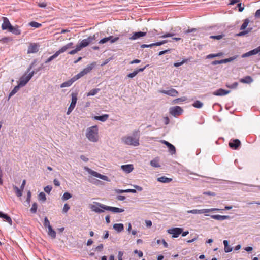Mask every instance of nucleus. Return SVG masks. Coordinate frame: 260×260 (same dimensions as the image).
I'll return each mask as SVG.
<instances>
[{
	"label": "nucleus",
	"mask_w": 260,
	"mask_h": 260,
	"mask_svg": "<svg viewBox=\"0 0 260 260\" xmlns=\"http://www.w3.org/2000/svg\"><path fill=\"white\" fill-rule=\"evenodd\" d=\"M86 137L89 141L97 142L99 140L98 126L94 125L87 128L86 131Z\"/></svg>",
	"instance_id": "obj_1"
},
{
	"label": "nucleus",
	"mask_w": 260,
	"mask_h": 260,
	"mask_svg": "<svg viewBox=\"0 0 260 260\" xmlns=\"http://www.w3.org/2000/svg\"><path fill=\"white\" fill-rule=\"evenodd\" d=\"M122 142L127 145L138 146L140 145L139 138L134 136L126 135L121 138Z\"/></svg>",
	"instance_id": "obj_2"
},
{
	"label": "nucleus",
	"mask_w": 260,
	"mask_h": 260,
	"mask_svg": "<svg viewBox=\"0 0 260 260\" xmlns=\"http://www.w3.org/2000/svg\"><path fill=\"white\" fill-rule=\"evenodd\" d=\"M106 205L101 204L99 202H93V204L89 205V208L91 210L95 213H101L104 212L105 208L104 207H106Z\"/></svg>",
	"instance_id": "obj_3"
},
{
	"label": "nucleus",
	"mask_w": 260,
	"mask_h": 260,
	"mask_svg": "<svg viewBox=\"0 0 260 260\" xmlns=\"http://www.w3.org/2000/svg\"><path fill=\"white\" fill-rule=\"evenodd\" d=\"M95 65V63H92L88 65L85 69H84L82 71H81L79 73L74 76L73 78L76 81L78 79L81 78L84 75L89 73L94 68Z\"/></svg>",
	"instance_id": "obj_4"
},
{
	"label": "nucleus",
	"mask_w": 260,
	"mask_h": 260,
	"mask_svg": "<svg viewBox=\"0 0 260 260\" xmlns=\"http://www.w3.org/2000/svg\"><path fill=\"white\" fill-rule=\"evenodd\" d=\"M95 65V63H92L88 65L85 69H84L82 71H81L79 73L74 76L73 78L76 81L78 79L81 78L84 75L89 73L94 68Z\"/></svg>",
	"instance_id": "obj_5"
},
{
	"label": "nucleus",
	"mask_w": 260,
	"mask_h": 260,
	"mask_svg": "<svg viewBox=\"0 0 260 260\" xmlns=\"http://www.w3.org/2000/svg\"><path fill=\"white\" fill-rule=\"evenodd\" d=\"M84 170L85 171H87L89 174H91L93 176L100 178L101 179L103 180L104 181H106L108 182L110 181V180L109 179V178H108V176L104 175H102V174L99 173L98 172L91 170L88 167H84Z\"/></svg>",
	"instance_id": "obj_6"
},
{
	"label": "nucleus",
	"mask_w": 260,
	"mask_h": 260,
	"mask_svg": "<svg viewBox=\"0 0 260 260\" xmlns=\"http://www.w3.org/2000/svg\"><path fill=\"white\" fill-rule=\"evenodd\" d=\"M35 74V72L34 71L29 73V74H27L25 73L19 79V84L21 87L24 86L28 81L31 79L34 75Z\"/></svg>",
	"instance_id": "obj_7"
},
{
	"label": "nucleus",
	"mask_w": 260,
	"mask_h": 260,
	"mask_svg": "<svg viewBox=\"0 0 260 260\" xmlns=\"http://www.w3.org/2000/svg\"><path fill=\"white\" fill-rule=\"evenodd\" d=\"M95 38V35H94L93 36H89L87 39L82 40L77 45L80 50H81L82 48L87 46L91 42L94 40Z\"/></svg>",
	"instance_id": "obj_8"
},
{
	"label": "nucleus",
	"mask_w": 260,
	"mask_h": 260,
	"mask_svg": "<svg viewBox=\"0 0 260 260\" xmlns=\"http://www.w3.org/2000/svg\"><path fill=\"white\" fill-rule=\"evenodd\" d=\"M183 110L180 106H176L170 108V113L174 117L181 115Z\"/></svg>",
	"instance_id": "obj_9"
},
{
	"label": "nucleus",
	"mask_w": 260,
	"mask_h": 260,
	"mask_svg": "<svg viewBox=\"0 0 260 260\" xmlns=\"http://www.w3.org/2000/svg\"><path fill=\"white\" fill-rule=\"evenodd\" d=\"M183 229L180 228H174L168 230V233L172 235V237L177 238L182 233Z\"/></svg>",
	"instance_id": "obj_10"
},
{
	"label": "nucleus",
	"mask_w": 260,
	"mask_h": 260,
	"mask_svg": "<svg viewBox=\"0 0 260 260\" xmlns=\"http://www.w3.org/2000/svg\"><path fill=\"white\" fill-rule=\"evenodd\" d=\"M40 45L37 43H30L27 50V53H35L39 51Z\"/></svg>",
	"instance_id": "obj_11"
},
{
	"label": "nucleus",
	"mask_w": 260,
	"mask_h": 260,
	"mask_svg": "<svg viewBox=\"0 0 260 260\" xmlns=\"http://www.w3.org/2000/svg\"><path fill=\"white\" fill-rule=\"evenodd\" d=\"M159 92L173 97L176 96L178 94V91L173 88H170L168 90H161Z\"/></svg>",
	"instance_id": "obj_12"
},
{
	"label": "nucleus",
	"mask_w": 260,
	"mask_h": 260,
	"mask_svg": "<svg viewBox=\"0 0 260 260\" xmlns=\"http://www.w3.org/2000/svg\"><path fill=\"white\" fill-rule=\"evenodd\" d=\"M257 53L260 54V46L252 50H251L248 52H246V53L243 54L242 55V57H243V58L247 57H248V56H250L251 55H255Z\"/></svg>",
	"instance_id": "obj_13"
},
{
	"label": "nucleus",
	"mask_w": 260,
	"mask_h": 260,
	"mask_svg": "<svg viewBox=\"0 0 260 260\" xmlns=\"http://www.w3.org/2000/svg\"><path fill=\"white\" fill-rule=\"evenodd\" d=\"M160 142L168 147L169 152L172 155L175 154L176 149L172 144L165 140H161Z\"/></svg>",
	"instance_id": "obj_14"
},
{
	"label": "nucleus",
	"mask_w": 260,
	"mask_h": 260,
	"mask_svg": "<svg viewBox=\"0 0 260 260\" xmlns=\"http://www.w3.org/2000/svg\"><path fill=\"white\" fill-rule=\"evenodd\" d=\"M3 22L2 25V28L3 30H6L10 29L11 26H12L11 23H10L8 19L6 17H3Z\"/></svg>",
	"instance_id": "obj_15"
},
{
	"label": "nucleus",
	"mask_w": 260,
	"mask_h": 260,
	"mask_svg": "<svg viewBox=\"0 0 260 260\" xmlns=\"http://www.w3.org/2000/svg\"><path fill=\"white\" fill-rule=\"evenodd\" d=\"M134 169V166L132 164L124 165L121 166V169L126 173H131Z\"/></svg>",
	"instance_id": "obj_16"
},
{
	"label": "nucleus",
	"mask_w": 260,
	"mask_h": 260,
	"mask_svg": "<svg viewBox=\"0 0 260 260\" xmlns=\"http://www.w3.org/2000/svg\"><path fill=\"white\" fill-rule=\"evenodd\" d=\"M104 207L105 208V210L110 211L114 213H121L124 211L123 209L119 208L117 207H110L108 206H106V207Z\"/></svg>",
	"instance_id": "obj_17"
},
{
	"label": "nucleus",
	"mask_w": 260,
	"mask_h": 260,
	"mask_svg": "<svg viewBox=\"0 0 260 260\" xmlns=\"http://www.w3.org/2000/svg\"><path fill=\"white\" fill-rule=\"evenodd\" d=\"M230 92V90H226L220 88L213 92L212 94L216 96H224L229 94Z\"/></svg>",
	"instance_id": "obj_18"
},
{
	"label": "nucleus",
	"mask_w": 260,
	"mask_h": 260,
	"mask_svg": "<svg viewBox=\"0 0 260 260\" xmlns=\"http://www.w3.org/2000/svg\"><path fill=\"white\" fill-rule=\"evenodd\" d=\"M146 35V32H134L132 36L129 38L131 40H136L141 37H144Z\"/></svg>",
	"instance_id": "obj_19"
},
{
	"label": "nucleus",
	"mask_w": 260,
	"mask_h": 260,
	"mask_svg": "<svg viewBox=\"0 0 260 260\" xmlns=\"http://www.w3.org/2000/svg\"><path fill=\"white\" fill-rule=\"evenodd\" d=\"M73 45V43H69L66 45L63 46L61 48H60L56 52V54L58 56L62 53L65 52L68 49L72 47V46Z\"/></svg>",
	"instance_id": "obj_20"
},
{
	"label": "nucleus",
	"mask_w": 260,
	"mask_h": 260,
	"mask_svg": "<svg viewBox=\"0 0 260 260\" xmlns=\"http://www.w3.org/2000/svg\"><path fill=\"white\" fill-rule=\"evenodd\" d=\"M229 144L231 148L236 149L241 144V142L239 140L235 139L230 142Z\"/></svg>",
	"instance_id": "obj_21"
},
{
	"label": "nucleus",
	"mask_w": 260,
	"mask_h": 260,
	"mask_svg": "<svg viewBox=\"0 0 260 260\" xmlns=\"http://www.w3.org/2000/svg\"><path fill=\"white\" fill-rule=\"evenodd\" d=\"M211 217L214 219L217 220H224L225 219H229L230 217L228 215H212Z\"/></svg>",
	"instance_id": "obj_22"
},
{
	"label": "nucleus",
	"mask_w": 260,
	"mask_h": 260,
	"mask_svg": "<svg viewBox=\"0 0 260 260\" xmlns=\"http://www.w3.org/2000/svg\"><path fill=\"white\" fill-rule=\"evenodd\" d=\"M0 218H3L5 221H7L10 225H12L13 221L8 215L3 213L0 211Z\"/></svg>",
	"instance_id": "obj_23"
},
{
	"label": "nucleus",
	"mask_w": 260,
	"mask_h": 260,
	"mask_svg": "<svg viewBox=\"0 0 260 260\" xmlns=\"http://www.w3.org/2000/svg\"><path fill=\"white\" fill-rule=\"evenodd\" d=\"M147 66L144 67V68H140V69H137L136 70H135L133 72L131 73H129L127 75V77H128V78H134V77H135L139 72H143L145 69L146 68Z\"/></svg>",
	"instance_id": "obj_24"
},
{
	"label": "nucleus",
	"mask_w": 260,
	"mask_h": 260,
	"mask_svg": "<svg viewBox=\"0 0 260 260\" xmlns=\"http://www.w3.org/2000/svg\"><path fill=\"white\" fill-rule=\"evenodd\" d=\"M109 118V115L105 114L102 116H95L93 117L94 120H99L102 122L106 121Z\"/></svg>",
	"instance_id": "obj_25"
},
{
	"label": "nucleus",
	"mask_w": 260,
	"mask_h": 260,
	"mask_svg": "<svg viewBox=\"0 0 260 260\" xmlns=\"http://www.w3.org/2000/svg\"><path fill=\"white\" fill-rule=\"evenodd\" d=\"M157 180L158 182L165 183H168L172 181V178H168L165 176L158 178Z\"/></svg>",
	"instance_id": "obj_26"
},
{
	"label": "nucleus",
	"mask_w": 260,
	"mask_h": 260,
	"mask_svg": "<svg viewBox=\"0 0 260 260\" xmlns=\"http://www.w3.org/2000/svg\"><path fill=\"white\" fill-rule=\"evenodd\" d=\"M74 82H75V80L73 78H72L70 80L62 83L60 85V87L64 88L67 87H70Z\"/></svg>",
	"instance_id": "obj_27"
},
{
	"label": "nucleus",
	"mask_w": 260,
	"mask_h": 260,
	"mask_svg": "<svg viewBox=\"0 0 260 260\" xmlns=\"http://www.w3.org/2000/svg\"><path fill=\"white\" fill-rule=\"evenodd\" d=\"M113 229L118 232H121L124 230V225L122 223H116L113 225Z\"/></svg>",
	"instance_id": "obj_28"
},
{
	"label": "nucleus",
	"mask_w": 260,
	"mask_h": 260,
	"mask_svg": "<svg viewBox=\"0 0 260 260\" xmlns=\"http://www.w3.org/2000/svg\"><path fill=\"white\" fill-rule=\"evenodd\" d=\"M252 81H253L252 78L249 76H247L245 78H241L240 80V82L241 83H243L249 84V83H251V82H252Z\"/></svg>",
	"instance_id": "obj_29"
},
{
	"label": "nucleus",
	"mask_w": 260,
	"mask_h": 260,
	"mask_svg": "<svg viewBox=\"0 0 260 260\" xmlns=\"http://www.w3.org/2000/svg\"><path fill=\"white\" fill-rule=\"evenodd\" d=\"M223 244L224 246V251L225 252L228 253L232 251V247L229 245L228 241L226 240H224L223 241Z\"/></svg>",
	"instance_id": "obj_30"
},
{
	"label": "nucleus",
	"mask_w": 260,
	"mask_h": 260,
	"mask_svg": "<svg viewBox=\"0 0 260 260\" xmlns=\"http://www.w3.org/2000/svg\"><path fill=\"white\" fill-rule=\"evenodd\" d=\"M71 95L72 101L70 106L75 108L77 101V95L76 93H72Z\"/></svg>",
	"instance_id": "obj_31"
},
{
	"label": "nucleus",
	"mask_w": 260,
	"mask_h": 260,
	"mask_svg": "<svg viewBox=\"0 0 260 260\" xmlns=\"http://www.w3.org/2000/svg\"><path fill=\"white\" fill-rule=\"evenodd\" d=\"M9 31L16 35H19L21 34V30L19 29V27L17 26L13 27V26H12Z\"/></svg>",
	"instance_id": "obj_32"
},
{
	"label": "nucleus",
	"mask_w": 260,
	"mask_h": 260,
	"mask_svg": "<svg viewBox=\"0 0 260 260\" xmlns=\"http://www.w3.org/2000/svg\"><path fill=\"white\" fill-rule=\"evenodd\" d=\"M220 209L217 208H210V209H200V214H206L210 212L219 211Z\"/></svg>",
	"instance_id": "obj_33"
},
{
	"label": "nucleus",
	"mask_w": 260,
	"mask_h": 260,
	"mask_svg": "<svg viewBox=\"0 0 260 260\" xmlns=\"http://www.w3.org/2000/svg\"><path fill=\"white\" fill-rule=\"evenodd\" d=\"M21 86L18 84L17 86H16L14 89L11 91L9 95V99H10L11 96L14 95L17 91L19 90L20 87Z\"/></svg>",
	"instance_id": "obj_34"
},
{
	"label": "nucleus",
	"mask_w": 260,
	"mask_h": 260,
	"mask_svg": "<svg viewBox=\"0 0 260 260\" xmlns=\"http://www.w3.org/2000/svg\"><path fill=\"white\" fill-rule=\"evenodd\" d=\"M123 252L119 251L118 254V260H123L122 256ZM109 260H115V256L113 255H111L109 257Z\"/></svg>",
	"instance_id": "obj_35"
},
{
	"label": "nucleus",
	"mask_w": 260,
	"mask_h": 260,
	"mask_svg": "<svg viewBox=\"0 0 260 260\" xmlns=\"http://www.w3.org/2000/svg\"><path fill=\"white\" fill-rule=\"evenodd\" d=\"M13 189L15 191L16 194L17 196V197H20L22 196V191L23 190H22L21 188H19L17 186L15 185L13 186Z\"/></svg>",
	"instance_id": "obj_36"
},
{
	"label": "nucleus",
	"mask_w": 260,
	"mask_h": 260,
	"mask_svg": "<svg viewBox=\"0 0 260 260\" xmlns=\"http://www.w3.org/2000/svg\"><path fill=\"white\" fill-rule=\"evenodd\" d=\"M48 234L53 239L56 237V232L53 230L52 226L49 227Z\"/></svg>",
	"instance_id": "obj_37"
},
{
	"label": "nucleus",
	"mask_w": 260,
	"mask_h": 260,
	"mask_svg": "<svg viewBox=\"0 0 260 260\" xmlns=\"http://www.w3.org/2000/svg\"><path fill=\"white\" fill-rule=\"evenodd\" d=\"M100 91V89L99 88H95V89H93L92 90H91L87 94V96H93V95H95L96 94H97L99 91Z\"/></svg>",
	"instance_id": "obj_38"
},
{
	"label": "nucleus",
	"mask_w": 260,
	"mask_h": 260,
	"mask_svg": "<svg viewBox=\"0 0 260 260\" xmlns=\"http://www.w3.org/2000/svg\"><path fill=\"white\" fill-rule=\"evenodd\" d=\"M193 106L197 108H201L203 106V103L200 101H196L192 104Z\"/></svg>",
	"instance_id": "obj_39"
},
{
	"label": "nucleus",
	"mask_w": 260,
	"mask_h": 260,
	"mask_svg": "<svg viewBox=\"0 0 260 260\" xmlns=\"http://www.w3.org/2000/svg\"><path fill=\"white\" fill-rule=\"evenodd\" d=\"M249 23V20L248 19H246L244 20V21L242 25L241 26L240 29L241 30H244L247 27L248 23Z\"/></svg>",
	"instance_id": "obj_40"
},
{
	"label": "nucleus",
	"mask_w": 260,
	"mask_h": 260,
	"mask_svg": "<svg viewBox=\"0 0 260 260\" xmlns=\"http://www.w3.org/2000/svg\"><path fill=\"white\" fill-rule=\"evenodd\" d=\"M38 199L40 201L45 202L46 200L45 194L43 192H40L39 194Z\"/></svg>",
	"instance_id": "obj_41"
},
{
	"label": "nucleus",
	"mask_w": 260,
	"mask_h": 260,
	"mask_svg": "<svg viewBox=\"0 0 260 260\" xmlns=\"http://www.w3.org/2000/svg\"><path fill=\"white\" fill-rule=\"evenodd\" d=\"M29 25L31 27H35V28H39L41 26V24L35 21H32L29 23Z\"/></svg>",
	"instance_id": "obj_42"
},
{
	"label": "nucleus",
	"mask_w": 260,
	"mask_h": 260,
	"mask_svg": "<svg viewBox=\"0 0 260 260\" xmlns=\"http://www.w3.org/2000/svg\"><path fill=\"white\" fill-rule=\"evenodd\" d=\"M72 197L71 194L69 192H65L62 197V200L66 201L69 200Z\"/></svg>",
	"instance_id": "obj_43"
},
{
	"label": "nucleus",
	"mask_w": 260,
	"mask_h": 260,
	"mask_svg": "<svg viewBox=\"0 0 260 260\" xmlns=\"http://www.w3.org/2000/svg\"><path fill=\"white\" fill-rule=\"evenodd\" d=\"M119 40V37H114L112 36L108 37V41H109L111 43L116 42Z\"/></svg>",
	"instance_id": "obj_44"
},
{
	"label": "nucleus",
	"mask_w": 260,
	"mask_h": 260,
	"mask_svg": "<svg viewBox=\"0 0 260 260\" xmlns=\"http://www.w3.org/2000/svg\"><path fill=\"white\" fill-rule=\"evenodd\" d=\"M58 56V55L56 54V53L55 52L53 55L51 56L50 57H49L46 61H45V63H47L50 61H51L52 60H53L54 59H55V58H56Z\"/></svg>",
	"instance_id": "obj_45"
},
{
	"label": "nucleus",
	"mask_w": 260,
	"mask_h": 260,
	"mask_svg": "<svg viewBox=\"0 0 260 260\" xmlns=\"http://www.w3.org/2000/svg\"><path fill=\"white\" fill-rule=\"evenodd\" d=\"M150 164L152 166L154 167H159L160 165L158 162V161L156 159L152 160L150 161Z\"/></svg>",
	"instance_id": "obj_46"
},
{
	"label": "nucleus",
	"mask_w": 260,
	"mask_h": 260,
	"mask_svg": "<svg viewBox=\"0 0 260 260\" xmlns=\"http://www.w3.org/2000/svg\"><path fill=\"white\" fill-rule=\"evenodd\" d=\"M37 208H38L37 204L36 203H34L32 205V207L30 209V211L33 213H36L37 212Z\"/></svg>",
	"instance_id": "obj_47"
},
{
	"label": "nucleus",
	"mask_w": 260,
	"mask_h": 260,
	"mask_svg": "<svg viewBox=\"0 0 260 260\" xmlns=\"http://www.w3.org/2000/svg\"><path fill=\"white\" fill-rule=\"evenodd\" d=\"M187 213H192V214H200V210H198V209H193V210H187L186 211Z\"/></svg>",
	"instance_id": "obj_48"
},
{
	"label": "nucleus",
	"mask_w": 260,
	"mask_h": 260,
	"mask_svg": "<svg viewBox=\"0 0 260 260\" xmlns=\"http://www.w3.org/2000/svg\"><path fill=\"white\" fill-rule=\"evenodd\" d=\"M80 50H81L80 49L77 45L76 48L74 50H71V51H70L69 52V54H71V55H73V54H76L77 52L79 51Z\"/></svg>",
	"instance_id": "obj_49"
},
{
	"label": "nucleus",
	"mask_w": 260,
	"mask_h": 260,
	"mask_svg": "<svg viewBox=\"0 0 260 260\" xmlns=\"http://www.w3.org/2000/svg\"><path fill=\"white\" fill-rule=\"evenodd\" d=\"M238 83L237 82H234L233 84H227L226 85V86L228 88H233V89H234V88H237V87L238 86Z\"/></svg>",
	"instance_id": "obj_50"
},
{
	"label": "nucleus",
	"mask_w": 260,
	"mask_h": 260,
	"mask_svg": "<svg viewBox=\"0 0 260 260\" xmlns=\"http://www.w3.org/2000/svg\"><path fill=\"white\" fill-rule=\"evenodd\" d=\"M44 225L45 227H47L48 229H49V227L51 226L50 224V222L47 217H45L44 218Z\"/></svg>",
	"instance_id": "obj_51"
},
{
	"label": "nucleus",
	"mask_w": 260,
	"mask_h": 260,
	"mask_svg": "<svg viewBox=\"0 0 260 260\" xmlns=\"http://www.w3.org/2000/svg\"><path fill=\"white\" fill-rule=\"evenodd\" d=\"M236 57H237L236 56H234V57H230L229 58L223 59V63H226L227 62L232 61L234 60H235L236 58Z\"/></svg>",
	"instance_id": "obj_52"
},
{
	"label": "nucleus",
	"mask_w": 260,
	"mask_h": 260,
	"mask_svg": "<svg viewBox=\"0 0 260 260\" xmlns=\"http://www.w3.org/2000/svg\"><path fill=\"white\" fill-rule=\"evenodd\" d=\"M52 188V187L51 185H47L44 187V190L46 193L49 194Z\"/></svg>",
	"instance_id": "obj_53"
},
{
	"label": "nucleus",
	"mask_w": 260,
	"mask_h": 260,
	"mask_svg": "<svg viewBox=\"0 0 260 260\" xmlns=\"http://www.w3.org/2000/svg\"><path fill=\"white\" fill-rule=\"evenodd\" d=\"M251 29H252V28H250V29L248 28L246 30H244V31H241V32H240V33H239L238 34V36H244V35L248 34V32H250Z\"/></svg>",
	"instance_id": "obj_54"
},
{
	"label": "nucleus",
	"mask_w": 260,
	"mask_h": 260,
	"mask_svg": "<svg viewBox=\"0 0 260 260\" xmlns=\"http://www.w3.org/2000/svg\"><path fill=\"white\" fill-rule=\"evenodd\" d=\"M223 35H217V36H210V38L216 39V40H220L223 37Z\"/></svg>",
	"instance_id": "obj_55"
},
{
	"label": "nucleus",
	"mask_w": 260,
	"mask_h": 260,
	"mask_svg": "<svg viewBox=\"0 0 260 260\" xmlns=\"http://www.w3.org/2000/svg\"><path fill=\"white\" fill-rule=\"evenodd\" d=\"M70 206L67 204H65L64 205V206H63V208L62 209L63 213H67L68 211V210L70 209Z\"/></svg>",
	"instance_id": "obj_56"
},
{
	"label": "nucleus",
	"mask_w": 260,
	"mask_h": 260,
	"mask_svg": "<svg viewBox=\"0 0 260 260\" xmlns=\"http://www.w3.org/2000/svg\"><path fill=\"white\" fill-rule=\"evenodd\" d=\"M186 99H187V98L186 97L184 96V97L178 98V99L175 100L174 101H175L176 103H179V102H184V101H186Z\"/></svg>",
	"instance_id": "obj_57"
},
{
	"label": "nucleus",
	"mask_w": 260,
	"mask_h": 260,
	"mask_svg": "<svg viewBox=\"0 0 260 260\" xmlns=\"http://www.w3.org/2000/svg\"><path fill=\"white\" fill-rule=\"evenodd\" d=\"M223 63V59L220 60H215L212 62L211 64L212 65H216L218 64H222Z\"/></svg>",
	"instance_id": "obj_58"
},
{
	"label": "nucleus",
	"mask_w": 260,
	"mask_h": 260,
	"mask_svg": "<svg viewBox=\"0 0 260 260\" xmlns=\"http://www.w3.org/2000/svg\"><path fill=\"white\" fill-rule=\"evenodd\" d=\"M108 41V37L104 38L101 39L99 41V43H100V44H104V43L107 42Z\"/></svg>",
	"instance_id": "obj_59"
},
{
	"label": "nucleus",
	"mask_w": 260,
	"mask_h": 260,
	"mask_svg": "<svg viewBox=\"0 0 260 260\" xmlns=\"http://www.w3.org/2000/svg\"><path fill=\"white\" fill-rule=\"evenodd\" d=\"M174 35V34H172V33H167V34L164 35L163 36H161L160 37L165 38H167V37H172Z\"/></svg>",
	"instance_id": "obj_60"
},
{
	"label": "nucleus",
	"mask_w": 260,
	"mask_h": 260,
	"mask_svg": "<svg viewBox=\"0 0 260 260\" xmlns=\"http://www.w3.org/2000/svg\"><path fill=\"white\" fill-rule=\"evenodd\" d=\"M203 194H206V195L211 196H215L216 195L215 193H214L213 192H211V191L204 192Z\"/></svg>",
	"instance_id": "obj_61"
},
{
	"label": "nucleus",
	"mask_w": 260,
	"mask_h": 260,
	"mask_svg": "<svg viewBox=\"0 0 260 260\" xmlns=\"http://www.w3.org/2000/svg\"><path fill=\"white\" fill-rule=\"evenodd\" d=\"M103 249V244H100L98 246H97L95 248V250L98 251H102Z\"/></svg>",
	"instance_id": "obj_62"
},
{
	"label": "nucleus",
	"mask_w": 260,
	"mask_h": 260,
	"mask_svg": "<svg viewBox=\"0 0 260 260\" xmlns=\"http://www.w3.org/2000/svg\"><path fill=\"white\" fill-rule=\"evenodd\" d=\"M164 122L166 125H167L169 123L170 120L169 118L168 117H165L163 119Z\"/></svg>",
	"instance_id": "obj_63"
},
{
	"label": "nucleus",
	"mask_w": 260,
	"mask_h": 260,
	"mask_svg": "<svg viewBox=\"0 0 260 260\" xmlns=\"http://www.w3.org/2000/svg\"><path fill=\"white\" fill-rule=\"evenodd\" d=\"M254 16L256 18H260V9L256 11Z\"/></svg>",
	"instance_id": "obj_64"
}]
</instances>
